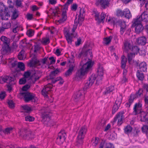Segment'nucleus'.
<instances>
[{"label": "nucleus", "instance_id": "nucleus-1", "mask_svg": "<svg viewBox=\"0 0 148 148\" xmlns=\"http://www.w3.org/2000/svg\"><path fill=\"white\" fill-rule=\"evenodd\" d=\"M93 62L90 59L83 60L81 63L82 68L76 73L75 79L78 81L81 79L90 70L93 65Z\"/></svg>", "mask_w": 148, "mask_h": 148}, {"label": "nucleus", "instance_id": "nucleus-2", "mask_svg": "<svg viewBox=\"0 0 148 148\" xmlns=\"http://www.w3.org/2000/svg\"><path fill=\"white\" fill-rule=\"evenodd\" d=\"M55 61V60L53 57L49 58V60L47 58H45L40 61H39L36 58H34L30 61L28 65L32 67L44 68L51 64H54Z\"/></svg>", "mask_w": 148, "mask_h": 148}, {"label": "nucleus", "instance_id": "nucleus-3", "mask_svg": "<svg viewBox=\"0 0 148 148\" xmlns=\"http://www.w3.org/2000/svg\"><path fill=\"white\" fill-rule=\"evenodd\" d=\"M86 131V127L84 126L82 127L79 131L76 142V145L77 146L79 147L82 145Z\"/></svg>", "mask_w": 148, "mask_h": 148}, {"label": "nucleus", "instance_id": "nucleus-4", "mask_svg": "<svg viewBox=\"0 0 148 148\" xmlns=\"http://www.w3.org/2000/svg\"><path fill=\"white\" fill-rule=\"evenodd\" d=\"M86 131V127L84 126L82 127L79 131L76 142V145L77 146L79 147L82 145Z\"/></svg>", "mask_w": 148, "mask_h": 148}, {"label": "nucleus", "instance_id": "nucleus-5", "mask_svg": "<svg viewBox=\"0 0 148 148\" xmlns=\"http://www.w3.org/2000/svg\"><path fill=\"white\" fill-rule=\"evenodd\" d=\"M73 0H68L66 3L60 6L61 10V18L58 21L60 23H62L67 19L66 11L68 10V5L72 3Z\"/></svg>", "mask_w": 148, "mask_h": 148}, {"label": "nucleus", "instance_id": "nucleus-6", "mask_svg": "<svg viewBox=\"0 0 148 148\" xmlns=\"http://www.w3.org/2000/svg\"><path fill=\"white\" fill-rule=\"evenodd\" d=\"M85 15V12L84 9H81L79 12V14L78 16V19L76 18L75 20L74 24L72 28V31L73 32L75 31L78 24H79L80 25H82V23L84 20Z\"/></svg>", "mask_w": 148, "mask_h": 148}, {"label": "nucleus", "instance_id": "nucleus-7", "mask_svg": "<svg viewBox=\"0 0 148 148\" xmlns=\"http://www.w3.org/2000/svg\"><path fill=\"white\" fill-rule=\"evenodd\" d=\"M104 72L105 70L102 66L100 64H99L97 71V75H95L94 77L96 80L97 84H98L101 83L103 78Z\"/></svg>", "mask_w": 148, "mask_h": 148}, {"label": "nucleus", "instance_id": "nucleus-8", "mask_svg": "<svg viewBox=\"0 0 148 148\" xmlns=\"http://www.w3.org/2000/svg\"><path fill=\"white\" fill-rule=\"evenodd\" d=\"M72 33H70L68 29L64 28V32L66 37V40L69 44H71L73 41V38L75 37L77 35V34L75 32V31L73 32L72 30Z\"/></svg>", "mask_w": 148, "mask_h": 148}, {"label": "nucleus", "instance_id": "nucleus-9", "mask_svg": "<svg viewBox=\"0 0 148 148\" xmlns=\"http://www.w3.org/2000/svg\"><path fill=\"white\" fill-rule=\"evenodd\" d=\"M124 51L127 52L130 49L134 51H138L139 49L136 46L132 47V42L131 41H125L124 43V45L123 47Z\"/></svg>", "mask_w": 148, "mask_h": 148}, {"label": "nucleus", "instance_id": "nucleus-10", "mask_svg": "<svg viewBox=\"0 0 148 148\" xmlns=\"http://www.w3.org/2000/svg\"><path fill=\"white\" fill-rule=\"evenodd\" d=\"M1 80L4 82L8 83L10 85L15 84L16 82L14 77L8 76H4L3 78H0V83H2Z\"/></svg>", "mask_w": 148, "mask_h": 148}, {"label": "nucleus", "instance_id": "nucleus-11", "mask_svg": "<svg viewBox=\"0 0 148 148\" xmlns=\"http://www.w3.org/2000/svg\"><path fill=\"white\" fill-rule=\"evenodd\" d=\"M41 76V73L38 71L34 70L32 72L31 75V81L30 83H34Z\"/></svg>", "mask_w": 148, "mask_h": 148}, {"label": "nucleus", "instance_id": "nucleus-12", "mask_svg": "<svg viewBox=\"0 0 148 148\" xmlns=\"http://www.w3.org/2000/svg\"><path fill=\"white\" fill-rule=\"evenodd\" d=\"M20 95L24 97L25 101L26 102L35 99L34 95L28 92H21Z\"/></svg>", "mask_w": 148, "mask_h": 148}, {"label": "nucleus", "instance_id": "nucleus-13", "mask_svg": "<svg viewBox=\"0 0 148 148\" xmlns=\"http://www.w3.org/2000/svg\"><path fill=\"white\" fill-rule=\"evenodd\" d=\"M66 134L63 131L60 132L57 138L56 143L59 145L62 144L65 139Z\"/></svg>", "mask_w": 148, "mask_h": 148}, {"label": "nucleus", "instance_id": "nucleus-14", "mask_svg": "<svg viewBox=\"0 0 148 148\" xmlns=\"http://www.w3.org/2000/svg\"><path fill=\"white\" fill-rule=\"evenodd\" d=\"M95 4L97 6H100L103 8L109 6V2L108 0H95Z\"/></svg>", "mask_w": 148, "mask_h": 148}, {"label": "nucleus", "instance_id": "nucleus-15", "mask_svg": "<svg viewBox=\"0 0 148 148\" xmlns=\"http://www.w3.org/2000/svg\"><path fill=\"white\" fill-rule=\"evenodd\" d=\"M124 118L123 112H120L117 114L116 116L114 119V122L117 121V125H121L123 123V119Z\"/></svg>", "mask_w": 148, "mask_h": 148}, {"label": "nucleus", "instance_id": "nucleus-16", "mask_svg": "<svg viewBox=\"0 0 148 148\" xmlns=\"http://www.w3.org/2000/svg\"><path fill=\"white\" fill-rule=\"evenodd\" d=\"M142 106V104L139 103V116L140 117V121H145L146 120L147 113L141 108Z\"/></svg>", "mask_w": 148, "mask_h": 148}, {"label": "nucleus", "instance_id": "nucleus-17", "mask_svg": "<svg viewBox=\"0 0 148 148\" xmlns=\"http://www.w3.org/2000/svg\"><path fill=\"white\" fill-rule=\"evenodd\" d=\"M132 27L135 28L136 33L139 34V17L138 16L133 19Z\"/></svg>", "mask_w": 148, "mask_h": 148}, {"label": "nucleus", "instance_id": "nucleus-18", "mask_svg": "<svg viewBox=\"0 0 148 148\" xmlns=\"http://www.w3.org/2000/svg\"><path fill=\"white\" fill-rule=\"evenodd\" d=\"M84 90H81L76 92L73 95V97L75 99L79 100L81 98H83L84 97V95L85 93Z\"/></svg>", "mask_w": 148, "mask_h": 148}, {"label": "nucleus", "instance_id": "nucleus-19", "mask_svg": "<svg viewBox=\"0 0 148 148\" xmlns=\"http://www.w3.org/2000/svg\"><path fill=\"white\" fill-rule=\"evenodd\" d=\"M53 86L50 84H48L44 86V88L42 91V95L45 97L47 96L49 92L51 90Z\"/></svg>", "mask_w": 148, "mask_h": 148}, {"label": "nucleus", "instance_id": "nucleus-20", "mask_svg": "<svg viewBox=\"0 0 148 148\" xmlns=\"http://www.w3.org/2000/svg\"><path fill=\"white\" fill-rule=\"evenodd\" d=\"M94 77L95 75H92L90 77L89 80L85 83L84 87L83 89L84 90L89 88L92 86L95 79Z\"/></svg>", "mask_w": 148, "mask_h": 148}, {"label": "nucleus", "instance_id": "nucleus-21", "mask_svg": "<svg viewBox=\"0 0 148 148\" xmlns=\"http://www.w3.org/2000/svg\"><path fill=\"white\" fill-rule=\"evenodd\" d=\"M75 66V64L74 63H71L69 65V69L65 73L66 76H69L72 74V72Z\"/></svg>", "mask_w": 148, "mask_h": 148}, {"label": "nucleus", "instance_id": "nucleus-22", "mask_svg": "<svg viewBox=\"0 0 148 148\" xmlns=\"http://www.w3.org/2000/svg\"><path fill=\"white\" fill-rule=\"evenodd\" d=\"M92 49H89L87 51L86 53H84L83 52H81V53L78 56V58H80L82 56H86L91 57L92 56Z\"/></svg>", "mask_w": 148, "mask_h": 148}, {"label": "nucleus", "instance_id": "nucleus-23", "mask_svg": "<svg viewBox=\"0 0 148 148\" xmlns=\"http://www.w3.org/2000/svg\"><path fill=\"white\" fill-rule=\"evenodd\" d=\"M121 102V100L119 101H118L117 100H116L115 101L116 104L114 105L113 106L112 109V113L113 114L115 113L118 110L119 108L118 106L120 105Z\"/></svg>", "mask_w": 148, "mask_h": 148}, {"label": "nucleus", "instance_id": "nucleus-24", "mask_svg": "<svg viewBox=\"0 0 148 148\" xmlns=\"http://www.w3.org/2000/svg\"><path fill=\"white\" fill-rule=\"evenodd\" d=\"M147 65L145 62H142L139 64V69L141 72H145L147 71Z\"/></svg>", "mask_w": 148, "mask_h": 148}, {"label": "nucleus", "instance_id": "nucleus-25", "mask_svg": "<svg viewBox=\"0 0 148 148\" xmlns=\"http://www.w3.org/2000/svg\"><path fill=\"white\" fill-rule=\"evenodd\" d=\"M136 95L131 94L129 99L128 102L126 103V106L127 107H130L131 104L132 103Z\"/></svg>", "mask_w": 148, "mask_h": 148}, {"label": "nucleus", "instance_id": "nucleus-26", "mask_svg": "<svg viewBox=\"0 0 148 148\" xmlns=\"http://www.w3.org/2000/svg\"><path fill=\"white\" fill-rule=\"evenodd\" d=\"M124 15L125 17L129 19L132 17V15L129 10L127 8H126L123 10Z\"/></svg>", "mask_w": 148, "mask_h": 148}, {"label": "nucleus", "instance_id": "nucleus-27", "mask_svg": "<svg viewBox=\"0 0 148 148\" xmlns=\"http://www.w3.org/2000/svg\"><path fill=\"white\" fill-rule=\"evenodd\" d=\"M32 74L29 71H28L25 72L23 76L25 78L27 79V81H29L28 83H30V82L31 81V75Z\"/></svg>", "mask_w": 148, "mask_h": 148}, {"label": "nucleus", "instance_id": "nucleus-28", "mask_svg": "<svg viewBox=\"0 0 148 148\" xmlns=\"http://www.w3.org/2000/svg\"><path fill=\"white\" fill-rule=\"evenodd\" d=\"M18 59L20 60H23L26 58V55L24 51L22 50L18 56Z\"/></svg>", "mask_w": 148, "mask_h": 148}, {"label": "nucleus", "instance_id": "nucleus-29", "mask_svg": "<svg viewBox=\"0 0 148 148\" xmlns=\"http://www.w3.org/2000/svg\"><path fill=\"white\" fill-rule=\"evenodd\" d=\"M8 9L7 10V11L3 12L5 13L4 14L1 15V18L2 20H7L10 17V15L8 12Z\"/></svg>", "mask_w": 148, "mask_h": 148}, {"label": "nucleus", "instance_id": "nucleus-30", "mask_svg": "<svg viewBox=\"0 0 148 148\" xmlns=\"http://www.w3.org/2000/svg\"><path fill=\"white\" fill-rule=\"evenodd\" d=\"M134 111L133 114L134 115H136L138 114L139 112V103H136L134 107Z\"/></svg>", "mask_w": 148, "mask_h": 148}, {"label": "nucleus", "instance_id": "nucleus-31", "mask_svg": "<svg viewBox=\"0 0 148 148\" xmlns=\"http://www.w3.org/2000/svg\"><path fill=\"white\" fill-rule=\"evenodd\" d=\"M58 82V83L60 84H62L64 82V80L62 78L60 77L56 78L55 79H53L52 80V82L53 83H55L56 82Z\"/></svg>", "mask_w": 148, "mask_h": 148}, {"label": "nucleus", "instance_id": "nucleus-32", "mask_svg": "<svg viewBox=\"0 0 148 148\" xmlns=\"http://www.w3.org/2000/svg\"><path fill=\"white\" fill-rule=\"evenodd\" d=\"M132 128L130 125L126 126L124 129L125 133L128 134L131 133L132 130Z\"/></svg>", "mask_w": 148, "mask_h": 148}, {"label": "nucleus", "instance_id": "nucleus-33", "mask_svg": "<svg viewBox=\"0 0 148 148\" xmlns=\"http://www.w3.org/2000/svg\"><path fill=\"white\" fill-rule=\"evenodd\" d=\"M127 62V59L125 57L123 56L121 57V67L122 68L124 69L125 67L126 62Z\"/></svg>", "mask_w": 148, "mask_h": 148}, {"label": "nucleus", "instance_id": "nucleus-34", "mask_svg": "<svg viewBox=\"0 0 148 148\" xmlns=\"http://www.w3.org/2000/svg\"><path fill=\"white\" fill-rule=\"evenodd\" d=\"M1 39L4 44L5 45L9 44L10 40L6 37L3 36H2L1 38Z\"/></svg>", "mask_w": 148, "mask_h": 148}, {"label": "nucleus", "instance_id": "nucleus-35", "mask_svg": "<svg viewBox=\"0 0 148 148\" xmlns=\"http://www.w3.org/2000/svg\"><path fill=\"white\" fill-rule=\"evenodd\" d=\"M114 90V86H111L108 88H107L104 91V94L107 95L112 92Z\"/></svg>", "mask_w": 148, "mask_h": 148}, {"label": "nucleus", "instance_id": "nucleus-36", "mask_svg": "<svg viewBox=\"0 0 148 148\" xmlns=\"http://www.w3.org/2000/svg\"><path fill=\"white\" fill-rule=\"evenodd\" d=\"M112 38V36H110L109 37L105 38L104 39V43L106 45H108L111 42Z\"/></svg>", "mask_w": 148, "mask_h": 148}, {"label": "nucleus", "instance_id": "nucleus-37", "mask_svg": "<svg viewBox=\"0 0 148 148\" xmlns=\"http://www.w3.org/2000/svg\"><path fill=\"white\" fill-rule=\"evenodd\" d=\"M146 42V38L145 36H142L139 38V45H144Z\"/></svg>", "mask_w": 148, "mask_h": 148}, {"label": "nucleus", "instance_id": "nucleus-38", "mask_svg": "<svg viewBox=\"0 0 148 148\" xmlns=\"http://www.w3.org/2000/svg\"><path fill=\"white\" fill-rule=\"evenodd\" d=\"M8 61L10 65H11L12 67L15 66L17 64V62L16 61L15 59L14 58L10 59Z\"/></svg>", "mask_w": 148, "mask_h": 148}, {"label": "nucleus", "instance_id": "nucleus-39", "mask_svg": "<svg viewBox=\"0 0 148 148\" xmlns=\"http://www.w3.org/2000/svg\"><path fill=\"white\" fill-rule=\"evenodd\" d=\"M135 54L133 53H130L128 54V59L129 63L130 64H131V62L132 60V58L135 56Z\"/></svg>", "mask_w": 148, "mask_h": 148}, {"label": "nucleus", "instance_id": "nucleus-40", "mask_svg": "<svg viewBox=\"0 0 148 148\" xmlns=\"http://www.w3.org/2000/svg\"><path fill=\"white\" fill-rule=\"evenodd\" d=\"M41 42L45 45L48 44L50 42L49 39L48 37H44L42 38Z\"/></svg>", "mask_w": 148, "mask_h": 148}, {"label": "nucleus", "instance_id": "nucleus-41", "mask_svg": "<svg viewBox=\"0 0 148 148\" xmlns=\"http://www.w3.org/2000/svg\"><path fill=\"white\" fill-rule=\"evenodd\" d=\"M8 8H7L3 3H0V11L2 12L7 11Z\"/></svg>", "mask_w": 148, "mask_h": 148}, {"label": "nucleus", "instance_id": "nucleus-42", "mask_svg": "<svg viewBox=\"0 0 148 148\" xmlns=\"http://www.w3.org/2000/svg\"><path fill=\"white\" fill-rule=\"evenodd\" d=\"M19 13L18 11L15 10L14 11L12 12V17L13 18L15 19L18 16Z\"/></svg>", "mask_w": 148, "mask_h": 148}, {"label": "nucleus", "instance_id": "nucleus-43", "mask_svg": "<svg viewBox=\"0 0 148 148\" xmlns=\"http://www.w3.org/2000/svg\"><path fill=\"white\" fill-rule=\"evenodd\" d=\"M12 130L13 128L12 127H7L3 131V132L5 134H8L12 131Z\"/></svg>", "mask_w": 148, "mask_h": 148}, {"label": "nucleus", "instance_id": "nucleus-44", "mask_svg": "<svg viewBox=\"0 0 148 148\" xmlns=\"http://www.w3.org/2000/svg\"><path fill=\"white\" fill-rule=\"evenodd\" d=\"M93 14L95 17V19L98 23H100L101 21L99 17V14L98 12H94Z\"/></svg>", "mask_w": 148, "mask_h": 148}, {"label": "nucleus", "instance_id": "nucleus-45", "mask_svg": "<svg viewBox=\"0 0 148 148\" xmlns=\"http://www.w3.org/2000/svg\"><path fill=\"white\" fill-rule=\"evenodd\" d=\"M21 107L25 112H28L31 110V108L27 105L22 106Z\"/></svg>", "mask_w": 148, "mask_h": 148}, {"label": "nucleus", "instance_id": "nucleus-46", "mask_svg": "<svg viewBox=\"0 0 148 148\" xmlns=\"http://www.w3.org/2000/svg\"><path fill=\"white\" fill-rule=\"evenodd\" d=\"M26 34L28 36L31 37L34 35V32L33 30L30 29L27 30Z\"/></svg>", "mask_w": 148, "mask_h": 148}, {"label": "nucleus", "instance_id": "nucleus-47", "mask_svg": "<svg viewBox=\"0 0 148 148\" xmlns=\"http://www.w3.org/2000/svg\"><path fill=\"white\" fill-rule=\"evenodd\" d=\"M7 103L9 107L10 108H13L15 106V104L12 100H8L7 101Z\"/></svg>", "mask_w": 148, "mask_h": 148}, {"label": "nucleus", "instance_id": "nucleus-48", "mask_svg": "<svg viewBox=\"0 0 148 148\" xmlns=\"http://www.w3.org/2000/svg\"><path fill=\"white\" fill-rule=\"evenodd\" d=\"M18 66L21 70L24 71L25 70L24 64L21 62H19L18 63Z\"/></svg>", "mask_w": 148, "mask_h": 148}, {"label": "nucleus", "instance_id": "nucleus-49", "mask_svg": "<svg viewBox=\"0 0 148 148\" xmlns=\"http://www.w3.org/2000/svg\"><path fill=\"white\" fill-rule=\"evenodd\" d=\"M118 23L121 27H126L125 22L122 20H120Z\"/></svg>", "mask_w": 148, "mask_h": 148}, {"label": "nucleus", "instance_id": "nucleus-50", "mask_svg": "<svg viewBox=\"0 0 148 148\" xmlns=\"http://www.w3.org/2000/svg\"><path fill=\"white\" fill-rule=\"evenodd\" d=\"M27 82L28 83L29 81H27V79L24 77L20 79L19 80V83L20 84H25L26 82Z\"/></svg>", "mask_w": 148, "mask_h": 148}, {"label": "nucleus", "instance_id": "nucleus-51", "mask_svg": "<svg viewBox=\"0 0 148 148\" xmlns=\"http://www.w3.org/2000/svg\"><path fill=\"white\" fill-rule=\"evenodd\" d=\"M142 87L143 89H139V92L140 91H143V89L144 90H146L147 92H148V85L147 84H143L142 85Z\"/></svg>", "mask_w": 148, "mask_h": 148}, {"label": "nucleus", "instance_id": "nucleus-52", "mask_svg": "<svg viewBox=\"0 0 148 148\" xmlns=\"http://www.w3.org/2000/svg\"><path fill=\"white\" fill-rule=\"evenodd\" d=\"M142 130L143 132H145L146 134L148 133V126L144 125L142 128Z\"/></svg>", "mask_w": 148, "mask_h": 148}, {"label": "nucleus", "instance_id": "nucleus-53", "mask_svg": "<svg viewBox=\"0 0 148 148\" xmlns=\"http://www.w3.org/2000/svg\"><path fill=\"white\" fill-rule=\"evenodd\" d=\"M138 128L137 127H134L132 132L134 136H137L138 135Z\"/></svg>", "mask_w": 148, "mask_h": 148}, {"label": "nucleus", "instance_id": "nucleus-54", "mask_svg": "<svg viewBox=\"0 0 148 148\" xmlns=\"http://www.w3.org/2000/svg\"><path fill=\"white\" fill-rule=\"evenodd\" d=\"M98 138H93L92 141V145L94 146H96L98 144Z\"/></svg>", "mask_w": 148, "mask_h": 148}, {"label": "nucleus", "instance_id": "nucleus-55", "mask_svg": "<svg viewBox=\"0 0 148 148\" xmlns=\"http://www.w3.org/2000/svg\"><path fill=\"white\" fill-rule=\"evenodd\" d=\"M34 118L30 116H27L25 117V120L26 121H32L34 120Z\"/></svg>", "mask_w": 148, "mask_h": 148}, {"label": "nucleus", "instance_id": "nucleus-56", "mask_svg": "<svg viewBox=\"0 0 148 148\" xmlns=\"http://www.w3.org/2000/svg\"><path fill=\"white\" fill-rule=\"evenodd\" d=\"M116 15L118 16H122L124 15L123 11V12L121 10H118L116 11Z\"/></svg>", "mask_w": 148, "mask_h": 148}, {"label": "nucleus", "instance_id": "nucleus-57", "mask_svg": "<svg viewBox=\"0 0 148 148\" xmlns=\"http://www.w3.org/2000/svg\"><path fill=\"white\" fill-rule=\"evenodd\" d=\"M3 48L4 50L7 52H9L10 51V48L9 47V44L5 45V47H3Z\"/></svg>", "mask_w": 148, "mask_h": 148}, {"label": "nucleus", "instance_id": "nucleus-58", "mask_svg": "<svg viewBox=\"0 0 148 148\" xmlns=\"http://www.w3.org/2000/svg\"><path fill=\"white\" fill-rule=\"evenodd\" d=\"M49 114L48 113L44 112V113L42 114V118L45 119V118H46V119H49Z\"/></svg>", "mask_w": 148, "mask_h": 148}, {"label": "nucleus", "instance_id": "nucleus-59", "mask_svg": "<svg viewBox=\"0 0 148 148\" xmlns=\"http://www.w3.org/2000/svg\"><path fill=\"white\" fill-rule=\"evenodd\" d=\"M10 27V23H6L3 25V27L4 29L8 28Z\"/></svg>", "mask_w": 148, "mask_h": 148}, {"label": "nucleus", "instance_id": "nucleus-60", "mask_svg": "<svg viewBox=\"0 0 148 148\" xmlns=\"http://www.w3.org/2000/svg\"><path fill=\"white\" fill-rule=\"evenodd\" d=\"M106 16V15L104 13H102L101 15V19H100L101 22H103L105 19Z\"/></svg>", "mask_w": 148, "mask_h": 148}, {"label": "nucleus", "instance_id": "nucleus-61", "mask_svg": "<svg viewBox=\"0 0 148 148\" xmlns=\"http://www.w3.org/2000/svg\"><path fill=\"white\" fill-rule=\"evenodd\" d=\"M30 87V85L29 84H27L24 86L22 88V90L24 91L27 90Z\"/></svg>", "mask_w": 148, "mask_h": 148}, {"label": "nucleus", "instance_id": "nucleus-62", "mask_svg": "<svg viewBox=\"0 0 148 148\" xmlns=\"http://www.w3.org/2000/svg\"><path fill=\"white\" fill-rule=\"evenodd\" d=\"M6 95L5 92H0V99H3L5 97Z\"/></svg>", "mask_w": 148, "mask_h": 148}, {"label": "nucleus", "instance_id": "nucleus-63", "mask_svg": "<svg viewBox=\"0 0 148 148\" xmlns=\"http://www.w3.org/2000/svg\"><path fill=\"white\" fill-rule=\"evenodd\" d=\"M6 63V62L4 60L3 56L2 55L0 56V64L1 63L5 64Z\"/></svg>", "mask_w": 148, "mask_h": 148}, {"label": "nucleus", "instance_id": "nucleus-64", "mask_svg": "<svg viewBox=\"0 0 148 148\" xmlns=\"http://www.w3.org/2000/svg\"><path fill=\"white\" fill-rule=\"evenodd\" d=\"M49 13L51 14L52 15L55 16L57 14V13L56 10L51 9L49 12Z\"/></svg>", "mask_w": 148, "mask_h": 148}]
</instances>
